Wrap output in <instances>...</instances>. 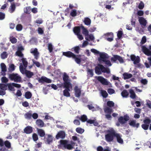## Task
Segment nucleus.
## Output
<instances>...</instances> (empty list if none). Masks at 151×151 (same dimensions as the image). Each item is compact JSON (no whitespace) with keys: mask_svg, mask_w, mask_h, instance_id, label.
Returning <instances> with one entry per match:
<instances>
[{"mask_svg":"<svg viewBox=\"0 0 151 151\" xmlns=\"http://www.w3.org/2000/svg\"><path fill=\"white\" fill-rule=\"evenodd\" d=\"M129 92L130 93V97L132 99H135L136 98V95L134 90L132 89L129 90Z\"/></svg>","mask_w":151,"mask_h":151,"instance_id":"nucleus-31","label":"nucleus"},{"mask_svg":"<svg viewBox=\"0 0 151 151\" xmlns=\"http://www.w3.org/2000/svg\"><path fill=\"white\" fill-rule=\"evenodd\" d=\"M7 89V83H0V95L3 96L6 93L5 91Z\"/></svg>","mask_w":151,"mask_h":151,"instance_id":"nucleus-6","label":"nucleus"},{"mask_svg":"<svg viewBox=\"0 0 151 151\" xmlns=\"http://www.w3.org/2000/svg\"><path fill=\"white\" fill-rule=\"evenodd\" d=\"M25 74L28 78H30L34 75V73L32 72L26 70H25Z\"/></svg>","mask_w":151,"mask_h":151,"instance_id":"nucleus-28","label":"nucleus"},{"mask_svg":"<svg viewBox=\"0 0 151 151\" xmlns=\"http://www.w3.org/2000/svg\"><path fill=\"white\" fill-rule=\"evenodd\" d=\"M30 53L33 54L36 60H37L38 59L39 53L38 52L37 49V48H35L34 49H31L30 50Z\"/></svg>","mask_w":151,"mask_h":151,"instance_id":"nucleus-17","label":"nucleus"},{"mask_svg":"<svg viewBox=\"0 0 151 151\" xmlns=\"http://www.w3.org/2000/svg\"><path fill=\"white\" fill-rule=\"evenodd\" d=\"M9 78L11 80L16 82H20L21 81V77L17 73L10 74L9 75Z\"/></svg>","mask_w":151,"mask_h":151,"instance_id":"nucleus-5","label":"nucleus"},{"mask_svg":"<svg viewBox=\"0 0 151 151\" xmlns=\"http://www.w3.org/2000/svg\"><path fill=\"white\" fill-rule=\"evenodd\" d=\"M107 132L108 133L105 135L106 140L108 142L113 141L115 137L116 131L113 128H111L108 130Z\"/></svg>","mask_w":151,"mask_h":151,"instance_id":"nucleus-3","label":"nucleus"},{"mask_svg":"<svg viewBox=\"0 0 151 151\" xmlns=\"http://www.w3.org/2000/svg\"><path fill=\"white\" fill-rule=\"evenodd\" d=\"M76 132L78 133L82 134L83 133L84 131V129H82L80 127H78L76 129Z\"/></svg>","mask_w":151,"mask_h":151,"instance_id":"nucleus-52","label":"nucleus"},{"mask_svg":"<svg viewBox=\"0 0 151 151\" xmlns=\"http://www.w3.org/2000/svg\"><path fill=\"white\" fill-rule=\"evenodd\" d=\"M107 92L109 94H112L115 92V91L112 88H109L107 90Z\"/></svg>","mask_w":151,"mask_h":151,"instance_id":"nucleus-64","label":"nucleus"},{"mask_svg":"<svg viewBox=\"0 0 151 151\" xmlns=\"http://www.w3.org/2000/svg\"><path fill=\"white\" fill-rule=\"evenodd\" d=\"M33 131L32 127L30 126L26 127L24 129V133L27 134L31 133Z\"/></svg>","mask_w":151,"mask_h":151,"instance_id":"nucleus-24","label":"nucleus"},{"mask_svg":"<svg viewBox=\"0 0 151 151\" xmlns=\"http://www.w3.org/2000/svg\"><path fill=\"white\" fill-rule=\"evenodd\" d=\"M61 146L63 147L65 149L68 150L72 149L73 147L71 144L68 143V141L66 140H61L60 141Z\"/></svg>","mask_w":151,"mask_h":151,"instance_id":"nucleus-4","label":"nucleus"},{"mask_svg":"<svg viewBox=\"0 0 151 151\" xmlns=\"http://www.w3.org/2000/svg\"><path fill=\"white\" fill-rule=\"evenodd\" d=\"M129 124L133 127L136 128H138L139 126V123L136 124V122L134 120L131 121L129 123Z\"/></svg>","mask_w":151,"mask_h":151,"instance_id":"nucleus-33","label":"nucleus"},{"mask_svg":"<svg viewBox=\"0 0 151 151\" xmlns=\"http://www.w3.org/2000/svg\"><path fill=\"white\" fill-rule=\"evenodd\" d=\"M117 60H118L121 63L124 62V61L122 58L120 56L117 55H114L113 57L111 58V61L115 62Z\"/></svg>","mask_w":151,"mask_h":151,"instance_id":"nucleus-10","label":"nucleus"},{"mask_svg":"<svg viewBox=\"0 0 151 151\" xmlns=\"http://www.w3.org/2000/svg\"><path fill=\"white\" fill-rule=\"evenodd\" d=\"M32 95V94L31 92L27 91L25 92L24 96L26 99H29L31 98Z\"/></svg>","mask_w":151,"mask_h":151,"instance_id":"nucleus-40","label":"nucleus"},{"mask_svg":"<svg viewBox=\"0 0 151 151\" xmlns=\"http://www.w3.org/2000/svg\"><path fill=\"white\" fill-rule=\"evenodd\" d=\"M85 38L86 40L88 41H90V40L92 41L94 40V37L93 35H89L88 34V35L85 37Z\"/></svg>","mask_w":151,"mask_h":151,"instance_id":"nucleus-37","label":"nucleus"},{"mask_svg":"<svg viewBox=\"0 0 151 151\" xmlns=\"http://www.w3.org/2000/svg\"><path fill=\"white\" fill-rule=\"evenodd\" d=\"M15 54L16 55L20 57L23 58L24 56V55L22 52L19 51L17 50Z\"/></svg>","mask_w":151,"mask_h":151,"instance_id":"nucleus-60","label":"nucleus"},{"mask_svg":"<svg viewBox=\"0 0 151 151\" xmlns=\"http://www.w3.org/2000/svg\"><path fill=\"white\" fill-rule=\"evenodd\" d=\"M81 55H76L74 54L73 59L74 60L76 63L77 64H80L81 62Z\"/></svg>","mask_w":151,"mask_h":151,"instance_id":"nucleus-20","label":"nucleus"},{"mask_svg":"<svg viewBox=\"0 0 151 151\" xmlns=\"http://www.w3.org/2000/svg\"><path fill=\"white\" fill-rule=\"evenodd\" d=\"M36 123L37 125L40 127H42L44 126V122L42 120L40 119L37 120Z\"/></svg>","mask_w":151,"mask_h":151,"instance_id":"nucleus-29","label":"nucleus"},{"mask_svg":"<svg viewBox=\"0 0 151 151\" xmlns=\"http://www.w3.org/2000/svg\"><path fill=\"white\" fill-rule=\"evenodd\" d=\"M109 147H108L106 149L103 150V148L101 146H98L97 148V151H110V150L109 149Z\"/></svg>","mask_w":151,"mask_h":151,"instance_id":"nucleus-41","label":"nucleus"},{"mask_svg":"<svg viewBox=\"0 0 151 151\" xmlns=\"http://www.w3.org/2000/svg\"><path fill=\"white\" fill-rule=\"evenodd\" d=\"M118 120V121L120 124H124L129 120V117L127 115H125L123 117L122 116L120 117Z\"/></svg>","mask_w":151,"mask_h":151,"instance_id":"nucleus-13","label":"nucleus"},{"mask_svg":"<svg viewBox=\"0 0 151 151\" xmlns=\"http://www.w3.org/2000/svg\"><path fill=\"white\" fill-rule=\"evenodd\" d=\"M101 93L102 96L104 98H106L108 95V94L107 93L106 91L105 90H101Z\"/></svg>","mask_w":151,"mask_h":151,"instance_id":"nucleus-51","label":"nucleus"},{"mask_svg":"<svg viewBox=\"0 0 151 151\" xmlns=\"http://www.w3.org/2000/svg\"><path fill=\"white\" fill-rule=\"evenodd\" d=\"M0 67L1 69V75L5 76L6 75V72L7 71V68L6 66L4 63H1L0 64Z\"/></svg>","mask_w":151,"mask_h":151,"instance_id":"nucleus-18","label":"nucleus"},{"mask_svg":"<svg viewBox=\"0 0 151 151\" xmlns=\"http://www.w3.org/2000/svg\"><path fill=\"white\" fill-rule=\"evenodd\" d=\"M142 50L143 53L147 55L150 51V50L147 48L145 46H142Z\"/></svg>","mask_w":151,"mask_h":151,"instance_id":"nucleus-32","label":"nucleus"},{"mask_svg":"<svg viewBox=\"0 0 151 151\" xmlns=\"http://www.w3.org/2000/svg\"><path fill=\"white\" fill-rule=\"evenodd\" d=\"M75 95L76 97H79L80 96L81 94V90L78 88L77 86H76L74 88Z\"/></svg>","mask_w":151,"mask_h":151,"instance_id":"nucleus-23","label":"nucleus"},{"mask_svg":"<svg viewBox=\"0 0 151 151\" xmlns=\"http://www.w3.org/2000/svg\"><path fill=\"white\" fill-rule=\"evenodd\" d=\"M95 78L99 81L102 84L104 85H108L109 84V82L107 79L101 76H96Z\"/></svg>","mask_w":151,"mask_h":151,"instance_id":"nucleus-7","label":"nucleus"},{"mask_svg":"<svg viewBox=\"0 0 151 151\" xmlns=\"http://www.w3.org/2000/svg\"><path fill=\"white\" fill-rule=\"evenodd\" d=\"M130 58L131 60L133 61V63L134 65L139 63L140 61V58L139 56H136L134 55H130Z\"/></svg>","mask_w":151,"mask_h":151,"instance_id":"nucleus-15","label":"nucleus"},{"mask_svg":"<svg viewBox=\"0 0 151 151\" xmlns=\"http://www.w3.org/2000/svg\"><path fill=\"white\" fill-rule=\"evenodd\" d=\"M22 28V26L20 24H18L16 27V29L18 31H21Z\"/></svg>","mask_w":151,"mask_h":151,"instance_id":"nucleus-63","label":"nucleus"},{"mask_svg":"<svg viewBox=\"0 0 151 151\" xmlns=\"http://www.w3.org/2000/svg\"><path fill=\"white\" fill-rule=\"evenodd\" d=\"M139 22L143 28H144L146 26L147 22L145 19L143 17H139Z\"/></svg>","mask_w":151,"mask_h":151,"instance_id":"nucleus-12","label":"nucleus"},{"mask_svg":"<svg viewBox=\"0 0 151 151\" xmlns=\"http://www.w3.org/2000/svg\"><path fill=\"white\" fill-rule=\"evenodd\" d=\"M91 51L94 53L99 55L100 57L98 58V60L100 63L104 62L105 64L109 66L111 65L112 64L110 61L107 59L109 58L107 54L104 52H100L99 51L94 49H91Z\"/></svg>","mask_w":151,"mask_h":151,"instance_id":"nucleus-1","label":"nucleus"},{"mask_svg":"<svg viewBox=\"0 0 151 151\" xmlns=\"http://www.w3.org/2000/svg\"><path fill=\"white\" fill-rule=\"evenodd\" d=\"M107 104L108 106L110 107H113L114 105V103L111 101H108L107 102Z\"/></svg>","mask_w":151,"mask_h":151,"instance_id":"nucleus-61","label":"nucleus"},{"mask_svg":"<svg viewBox=\"0 0 151 151\" xmlns=\"http://www.w3.org/2000/svg\"><path fill=\"white\" fill-rule=\"evenodd\" d=\"M31 8L30 6H27L24 9V11L25 13L29 14L30 13Z\"/></svg>","mask_w":151,"mask_h":151,"instance_id":"nucleus-43","label":"nucleus"},{"mask_svg":"<svg viewBox=\"0 0 151 151\" xmlns=\"http://www.w3.org/2000/svg\"><path fill=\"white\" fill-rule=\"evenodd\" d=\"M21 60L23 65V66L24 67V69H25L27 67L28 65V62L27 60V59L23 57L21 59Z\"/></svg>","mask_w":151,"mask_h":151,"instance_id":"nucleus-34","label":"nucleus"},{"mask_svg":"<svg viewBox=\"0 0 151 151\" xmlns=\"http://www.w3.org/2000/svg\"><path fill=\"white\" fill-rule=\"evenodd\" d=\"M87 122L90 124H93L95 126H97L99 124L98 123L94 120L89 119L87 121Z\"/></svg>","mask_w":151,"mask_h":151,"instance_id":"nucleus-30","label":"nucleus"},{"mask_svg":"<svg viewBox=\"0 0 151 151\" xmlns=\"http://www.w3.org/2000/svg\"><path fill=\"white\" fill-rule=\"evenodd\" d=\"M37 133L39 136L41 137H45L46 136L45 132L44 130L42 129L37 128Z\"/></svg>","mask_w":151,"mask_h":151,"instance_id":"nucleus-21","label":"nucleus"},{"mask_svg":"<svg viewBox=\"0 0 151 151\" xmlns=\"http://www.w3.org/2000/svg\"><path fill=\"white\" fill-rule=\"evenodd\" d=\"M10 41L13 44H15L17 42V39L13 37H11L10 38Z\"/></svg>","mask_w":151,"mask_h":151,"instance_id":"nucleus-54","label":"nucleus"},{"mask_svg":"<svg viewBox=\"0 0 151 151\" xmlns=\"http://www.w3.org/2000/svg\"><path fill=\"white\" fill-rule=\"evenodd\" d=\"M95 70L96 73L98 75L101 74V72L108 74L110 73L109 68H105L103 65L100 64H98V66L95 67Z\"/></svg>","mask_w":151,"mask_h":151,"instance_id":"nucleus-2","label":"nucleus"},{"mask_svg":"<svg viewBox=\"0 0 151 151\" xmlns=\"http://www.w3.org/2000/svg\"><path fill=\"white\" fill-rule=\"evenodd\" d=\"M24 115L26 119H29L32 117V114L29 112L25 114Z\"/></svg>","mask_w":151,"mask_h":151,"instance_id":"nucleus-48","label":"nucleus"},{"mask_svg":"<svg viewBox=\"0 0 151 151\" xmlns=\"http://www.w3.org/2000/svg\"><path fill=\"white\" fill-rule=\"evenodd\" d=\"M121 95L124 98H127L129 95V93L126 90H124L121 93Z\"/></svg>","mask_w":151,"mask_h":151,"instance_id":"nucleus-39","label":"nucleus"},{"mask_svg":"<svg viewBox=\"0 0 151 151\" xmlns=\"http://www.w3.org/2000/svg\"><path fill=\"white\" fill-rule=\"evenodd\" d=\"M8 55L6 52H3L1 55V57L2 59H4L7 58Z\"/></svg>","mask_w":151,"mask_h":151,"instance_id":"nucleus-50","label":"nucleus"},{"mask_svg":"<svg viewBox=\"0 0 151 151\" xmlns=\"http://www.w3.org/2000/svg\"><path fill=\"white\" fill-rule=\"evenodd\" d=\"M43 140L45 143L50 144L52 142V137L50 134H46V136L44 137Z\"/></svg>","mask_w":151,"mask_h":151,"instance_id":"nucleus-11","label":"nucleus"},{"mask_svg":"<svg viewBox=\"0 0 151 151\" xmlns=\"http://www.w3.org/2000/svg\"><path fill=\"white\" fill-rule=\"evenodd\" d=\"M104 111L106 113L109 114H111L112 112V109L109 107H106L105 108Z\"/></svg>","mask_w":151,"mask_h":151,"instance_id":"nucleus-46","label":"nucleus"},{"mask_svg":"<svg viewBox=\"0 0 151 151\" xmlns=\"http://www.w3.org/2000/svg\"><path fill=\"white\" fill-rule=\"evenodd\" d=\"M32 138L33 141L35 142L37 141L38 139L37 135L35 133L32 134Z\"/></svg>","mask_w":151,"mask_h":151,"instance_id":"nucleus-55","label":"nucleus"},{"mask_svg":"<svg viewBox=\"0 0 151 151\" xmlns=\"http://www.w3.org/2000/svg\"><path fill=\"white\" fill-rule=\"evenodd\" d=\"M16 6L14 4H12L10 6V8L9 9V11L10 13H12L13 12L15 9Z\"/></svg>","mask_w":151,"mask_h":151,"instance_id":"nucleus-45","label":"nucleus"},{"mask_svg":"<svg viewBox=\"0 0 151 151\" xmlns=\"http://www.w3.org/2000/svg\"><path fill=\"white\" fill-rule=\"evenodd\" d=\"M70 15L72 17H75L77 15V12L76 9L72 10L71 11Z\"/></svg>","mask_w":151,"mask_h":151,"instance_id":"nucleus-49","label":"nucleus"},{"mask_svg":"<svg viewBox=\"0 0 151 151\" xmlns=\"http://www.w3.org/2000/svg\"><path fill=\"white\" fill-rule=\"evenodd\" d=\"M15 69V66L14 64H10L9 66L8 70L10 71H12Z\"/></svg>","mask_w":151,"mask_h":151,"instance_id":"nucleus-53","label":"nucleus"},{"mask_svg":"<svg viewBox=\"0 0 151 151\" xmlns=\"http://www.w3.org/2000/svg\"><path fill=\"white\" fill-rule=\"evenodd\" d=\"M144 123L145 124H148L149 125V124L151 122V120L150 119L148 118L145 119L143 120Z\"/></svg>","mask_w":151,"mask_h":151,"instance_id":"nucleus-56","label":"nucleus"},{"mask_svg":"<svg viewBox=\"0 0 151 151\" xmlns=\"http://www.w3.org/2000/svg\"><path fill=\"white\" fill-rule=\"evenodd\" d=\"M84 22L86 25H89L91 24V20L89 18L86 17L84 18Z\"/></svg>","mask_w":151,"mask_h":151,"instance_id":"nucleus-42","label":"nucleus"},{"mask_svg":"<svg viewBox=\"0 0 151 151\" xmlns=\"http://www.w3.org/2000/svg\"><path fill=\"white\" fill-rule=\"evenodd\" d=\"M107 35L108 36L110 35H111L112 37H111L109 38H107L106 39V40L109 41V42H111L113 40V34L112 33H108L107 34Z\"/></svg>","mask_w":151,"mask_h":151,"instance_id":"nucleus-59","label":"nucleus"},{"mask_svg":"<svg viewBox=\"0 0 151 151\" xmlns=\"http://www.w3.org/2000/svg\"><path fill=\"white\" fill-rule=\"evenodd\" d=\"M124 79L126 80L131 78L132 77V75L131 73H124L123 74Z\"/></svg>","mask_w":151,"mask_h":151,"instance_id":"nucleus-27","label":"nucleus"},{"mask_svg":"<svg viewBox=\"0 0 151 151\" xmlns=\"http://www.w3.org/2000/svg\"><path fill=\"white\" fill-rule=\"evenodd\" d=\"M81 28L83 30L82 33L85 35V37L87 36L89 33L88 30L83 26H82Z\"/></svg>","mask_w":151,"mask_h":151,"instance_id":"nucleus-38","label":"nucleus"},{"mask_svg":"<svg viewBox=\"0 0 151 151\" xmlns=\"http://www.w3.org/2000/svg\"><path fill=\"white\" fill-rule=\"evenodd\" d=\"M1 82L3 83H6L8 81V79L6 77L4 76L1 78Z\"/></svg>","mask_w":151,"mask_h":151,"instance_id":"nucleus-57","label":"nucleus"},{"mask_svg":"<svg viewBox=\"0 0 151 151\" xmlns=\"http://www.w3.org/2000/svg\"><path fill=\"white\" fill-rule=\"evenodd\" d=\"M63 87L65 88V89L63 91V94L64 96L66 97H70V94L69 91H70V88H72V85L71 86H64Z\"/></svg>","mask_w":151,"mask_h":151,"instance_id":"nucleus-9","label":"nucleus"},{"mask_svg":"<svg viewBox=\"0 0 151 151\" xmlns=\"http://www.w3.org/2000/svg\"><path fill=\"white\" fill-rule=\"evenodd\" d=\"M123 32L122 31H119L117 34V36L119 39L121 38L123 35Z\"/></svg>","mask_w":151,"mask_h":151,"instance_id":"nucleus-62","label":"nucleus"},{"mask_svg":"<svg viewBox=\"0 0 151 151\" xmlns=\"http://www.w3.org/2000/svg\"><path fill=\"white\" fill-rule=\"evenodd\" d=\"M4 141L2 139L0 138V151H7V149L5 147H3L4 146Z\"/></svg>","mask_w":151,"mask_h":151,"instance_id":"nucleus-25","label":"nucleus"},{"mask_svg":"<svg viewBox=\"0 0 151 151\" xmlns=\"http://www.w3.org/2000/svg\"><path fill=\"white\" fill-rule=\"evenodd\" d=\"M74 49V51L76 54H78L79 53V51L80 50V48L78 46H77L72 48V51H73V49Z\"/></svg>","mask_w":151,"mask_h":151,"instance_id":"nucleus-47","label":"nucleus"},{"mask_svg":"<svg viewBox=\"0 0 151 151\" xmlns=\"http://www.w3.org/2000/svg\"><path fill=\"white\" fill-rule=\"evenodd\" d=\"M114 137H116L117 141L119 143L121 144L123 143L124 141L123 139L122 138V135L119 134L117 133L116 132Z\"/></svg>","mask_w":151,"mask_h":151,"instance_id":"nucleus-19","label":"nucleus"},{"mask_svg":"<svg viewBox=\"0 0 151 151\" xmlns=\"http://www.w3.org/2000/svg\"><path fill=\"white\" fill-rule=\"evenodd\" d=\"M8 149H10L11 147V144L8 140H6L4 142V145Z\"/></svg>","mask_w":151,"mask_h":151,"instance_id":"nucleus-44","label":"nucleus"},{"mask_svg":"<svg viewBox=\"0 0 151 151\" xmlns=\"http://www.w3.org/2000/svg\"><path fill=\"white\" fill-rule=\"evenodd\" d=\"M65 136V133L63 131H59L56 136V138L57 139H58L60 138L63 139Z\"/></svg>","mask_w":151,"mask_h":151,"instance_id":"nucleus-16","label":"nucleus"},{"mask_svg":"<svg viewBox=\"0 0 151 151\" xmlns=\"http://www.w3.org/2000/svg\"><path fill=\"white\" fill-rule=\"evenodd\" d=\"M38 81L40 83H43L45 82L47 83H50L52 82V81L50 79L48 78L45 76H42L41 78L38 79Z\"/></svg>","mask_w":151,"mask_h":151,"instance_id":"nucleus-14","label":"nucleus"},{"mask_svg":"<svg viewBox=\"0 0 151 151\" xmlns=\"http://www.w3.org/2000/svg\"><path fill=\"white\" fill-rule=\"evenodd\" d=\"M69 77L65 73H64L63 76V80L64 81L63 84V86L72 85L69 80Z\"/></svg>","mask_w":151,"mask_h":151,"instance_id":"nucleus-8","label":"nucleus"},{"mask_svg":"<svg viewBox=\"0 0 151 151\" xmlns=\"http://www.w3.org/2000/svg\"><path fill=\"white\" fill-rule=\"evenodd\" d=\"M19 68L20 71L21 72L22 74H24V73H25V72H24V68L23 66L22 63H20Z\"/></svg>","mask_w":151,"mask_h":151,"instance_id":"nucleus-58","label":"nucleus"},{"mask_svg":"<svg viewBox=\"0 0 151 151\" xmlns=\"http://www.w3.org/2000/svg\"><path fill=\"white\" fill-rule=\"evenodd\" d=\"M76 118L81 120L82 122H87L88 119L87 116L84 114L82 115L81 116H77Z\"/></svg>","mask_w":151,"mask_h":151,"instance_id":"nucleus-26","label":"nucleus"},{"mask_svg":"<svg viewBox=\"0 0 151 151\" xmlns=\"http://www.w3.org/2000/svg\"><path fill=\"white\" fill-rule=\"evenodd\" d=\"M8 89L11 91H14L15 90L14 86L13 85L12 83H7Z\"/></svg>","mask_w":151,"mask_h":151,"instance_id":"nucleus-35","label":"nucleus"},{"mask_svg":"<svg viewBox=\"0 0 151 151\" xmlns=\"http://www.w3.org/2000/svg\"><path fill=\"white\" fill-rule=\"evenodd\" d=\"M63 55L68 58H73L74 54L70 51H68L66 52H63Z\"/></svg>","mask_w":151,"mask_h":151,"instance_id":"nucleus-22","label":"nucleus"},{"mask_svg":"<svg viewBox=\"0 0 151 151\" xmlns=\"http://www.w3.org/2000/svg\"><path fill=\"white\" fill-rule=\"evenodd\" d=\"M81 31L80 27L79 26H77L75 27L73 29V31L74 33L77 35L80 33Z\"/></svg>","mask_w":151,"mask_h":151,"instance_id":"nucleus-36","label":"nucleus"}]
</instances>
